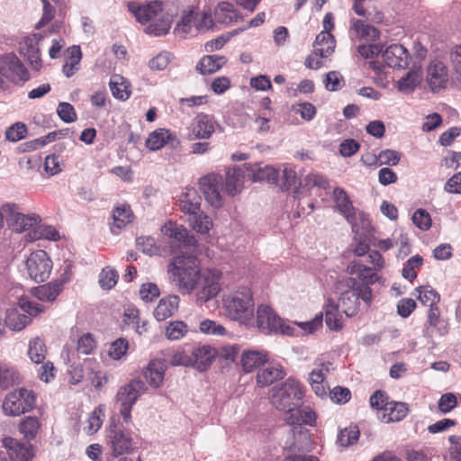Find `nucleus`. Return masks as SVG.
Segmentation results:
<instances>
[{"label": "nucleus", "instance_id": "1", "mask_svg": "<svg viewBox=\"0 0 461 461\" xmlns=\"http://www.w3.org/2000/svg\"><path fill=\"white\" fill-rule=\"evenodd\" d=\"M199 261L194 256L175 257L167 267L168 279L182 294H191L200 285Z\"/></svg>", "mask_w": 461, "mask_h": 461}, {"label": "nucleus", "instance_id": "2", "mask_svg": "<svg viewBox=\"0 0 461 461\" xmlns=\"http://www.w3.org/2000/svg\"><path fill=\"white\" fill-rule=\"evenodd\" d=\"M336 294H339V304L347 317L357 314L360 309V301L367 307L373 302V291L366 285H359L355 277H346L339 280L335 285Z\"/></svg>", "mask_w": 461, "mask_h": 461}, {"label": "nucleus", "instance_id": "3", "mask_svg": "<svg viewBox=\"0 0 461 461\" xmlns=\"http://www.w3.org/2000/svg\"><path fill=\"white\" fill-rule=\"evenodd\" d=\"M223 307L230 320L247 327L255 324L254 302L249 289L242 288L227 295L223 300Z\"/></svg>", "mask_w": 461, "mask_h": 461}, {"label": "nucleus", "instance_id": "4", "mask_svg": "<svg viewBox=\"0 0 461 461\" xmlns=\"http://www.w3.org/2000/svg\"><path fill=\"white\" fill-rule=\"evenodd\" d=\"M254 325L249 328H258L265 334H283L294 336L295 328L286 323L275 311L268 305L260 304L257 309V315L254 318Z\"/></svg>", "mask_w": 461, "mask_h": 461}, {"label": "nucleus", "instance_id": "5", "mask_svg": "<svg viewBox=\"0 0 461 461\" xmlns=\"http://www.w3.org/2000/svg\"><path fill=\"white\" fill-rule=\"evenodd\" d=\"M35 403L36 394L34 392L22 387L5 395L2 409L6 416L16 417L33 410Z\"/></svg>", "mask_w": 461, "mask_h": 461}, {"label": "nucleus", "instance_id": "6", "mask_svg": "<svg viewBox=\"0 0 461 461\" xmlns=\"http://www.w3.org/2000/svg\"><path fill=\"white\" fill-rule=\"evenodd\" d=\"M19 308L9 309L6 312L5 324L14 331L23 330L31 321L32 317L43 312L41 304L22 298L18 303Z\"/></svg>", "mask_w": 461, "mask_h": 461}, {"label": "nucleus", "instance_id": "7", "mask_svg": "<svg viewBox=\"0 0 461 461\" xmlns=\"http://www.w3.org/2000/svg\"><path fill=\"white\" fill-rule=\"evenodd\" d=\"M303 390L298 381L287 379L272 395V403L278 410L301 406Z\"/></svg>", "mask_w": 461, "mask_h": 461}, {"label": "nucleus", "instance_id": "8", "mask_svg": "<svg viewBox=\"0 0 461 461\" xmlns=\"http://www.w3.org/2000/svg\"><path fill=\"white\" fill-rule=\"evenodd\" d=\"M147 387L140 379L132 380L125 384L117 392L116 401L120 404V413L125 422L131 419V411L138 398L145 393Z\"/></svg>", "mask_w": 461, "mask_h": 461}, {"label": "nucleus", "instance_id": "9", "mask_svg": "<svg viewBox=\"0 0 461 461\" xmlns=\"http://www.w3.org/2000/svg\"><path fill=\"white\" fill-rule=\"evenodd\" d=\"M0 76L14 84H23L30 79L28 70L14 53L0 56Z\"/></svg>", "mask_w": 461, "mask_h": 461}, {"label": "nucleus", "instance_id": "10", "mask_svg": "<svg viewBox=\"0 0 461 461\" xmlns=\"http://www.w3.org/2000/svg\"><path fill=\"white\" fill-rule=\"evenodd\" d=\"M200 285L196 291V303L203 304L221 291V272L218 269H207L200 273Z\"/></svg>", "mask_w": 461, "mask_h": 461}, {"label": "nucleus", "instance_id": "11", "mask_svg": "<svg viewBox=\"0 0 461 461\" xmlns=\"http://www.w3.org/2000/svg\"><path fill=\"white\" fill-rule=\"evenodd\" d=\"M29 276L37 283L47 280L52 270V261L46 251L39 249L29 256L26 260Z\"/></svg>", "mask_w": 461, "mask_h": 461}, {"label": "nucleus", "instance_id": "12", "mask_svg": "<svg viewBox=\"0 0 461 461\" xmlns=\"http://www.w3.org/2000/svg\"><path fill=\"white\" fill-rule=\"evenodd\" d=\"M426 82L433 93H438L447 87L449 72L445 62L439 59L431 60L426 69Z\"/></svg>", "mask_w": 461, "mask_h": 461}, {"label": "nucleus", "instance_id": "13", "mask_svg": "<svg viewBox=\"0 0 461 461\" xmlns=\"http://www.w3.org/2000/svg\"><path fill=\"white\" fill-rule=\"evenodd\" d=\"M5 213H6V222L9 228L16 232H23L30 228L38 225L41 219L36 213L24 214L15 212L8 203L3 206Z\"/></svg>", "mask_w": 461, "mask_h": 461}, {"label": "nucleus", "instance_id": "14", "mask_svg": "<svg viewBox=\"0 0 461 461\" xmlns=\"http://www.w3.org/2000/svg\"><path fill=\"white\" fill-rule=\"evenodd\" d=\"M43 36L41 33L26 35L19 43V52L24 56L32 69L39 71L42 67L39 43Z\"/></svg>", "mask_w": 461, "mask_h": 461}, {"label": "nucleus", "instance_id": "15", "mask_svg": "<svg viewBox=\"0 0 461 461\" xmlns=\"http://www.w3.org/2000/svg\"><path fill=\"white\" fill-rule=\"evenodd\" d=\"M200 192L206 202H221L223 199L221 188H223L222 176L218 174H209L200 179Z\"/></svg>", "mask_w": 461, "mask_h": 461}, {"label": "nucleus", "instance_id": "16", "mask_svg": "<svg viewBox=\"0 0 461 461\" xmlns=\"http://www.w3.org/2000/svg\"><path fill=\"white\" fill-rule=\"evenodd\" d=\"M181 210L188 215L187 221L197 232L206 233L212 228V220L201 210L200 203H183Z\"/></svg>", "mask_w": 461, "mask_h": 461}, {"label": "nucleus", "instance_id": "17", "mask_svg": "<svg viewBox=\"0 0 461 461\" xmlns=\"http://www.w3.org/2000/svg\"><path fill=\"white\" fill-rule=\"evenodd\" d=\"M216 124L213 116L203 113L197 114L191 124L189 140L211 138L215 131Z\"/></svg>", "mask_w": 461, "mask_h": 461}, {"label": "nucleus", "instance_id": "18", "mask_svg": "<svg viewBox=\"0 0 461 461\" xmlns=\"http://www.w3.org/2000/svg\"><path fill=\"white\" fill-rule=\"evenodd\" d=\"M167 145L172 149H176L180 145V140L169 130L165 128L153 131L146 140V147L151 151H157Z\"/></svg>", "mask_w": 461, "mask_h": 461}, {"label": "nucleus", "instance_id": "19", "mask_svg": "<svg viewBox=\"0 0 461 461\" xmlns=\"http://www.w3.org/2000/svg\"><path fill=\"white\" fill-rule=\"evenodd\" d=\"M108 445L113 456L130 453L133 448V441L131 435L116 427L110 430Z\"/></svg>", "mask_w": 461, "mask_h": 461}, {"label": "nucleus", "instance_id": "20", "mask_svg": "<svg viewBox=\"0 0 461 461\" xmlns=\"http://www.w3.org/2000/svg\"><path fill=\"white\" fill-rule=\"evenodd\" d=\"M347 272L350 276H356L357 280L359 281V285H366L370 287L380 280V276L371 267L366 266L362 260H352L347 267Z\"/></svg>", "mask_w": 461, "mask_h": 461}, {"label": "nucleus", "instance_id": "21", "mask_svg": "<svg viewBox=\"0 0 461 461\" xmlns=\"http://www.w3.org/2000/svg\"><path fill=\"white\" fill-rule=\"evenodd\" d=\"M244 168L247 171V176L253 182L276 183L278 179V171L270 165L246 163Z\"/></svg>", "mask_w": 461, "mask_h": 461}, {"label": "nucleus", "instance_id": "22", "mask_svg": "<svg viewBox=\"0 0 461 461\" xmlns=\"http://www.w3.org/2000/svg\"><path fill=\"white\" fill-rule=\"evenodd\" d=\"M384 61L388 67L405 68L409 64V53L401 44H392L382 53Z\"/></svg>", "mask_w": 461, "mask_h": 461}, {"label": "nucleus", "instance_id": "23", "mask_svg": "<svg viewBox=\"0 0 461 461\" xmlns=\"http://www.w3.org/2000/svg\"><path fill=\"white\" fill-rule=\"evenodd\" d=\"M129 11L135 16L140 23H146L162 14V3L153 1L145 5H140L136 3L128 4Z\"/></svg>", "mask_w": 461, "mask_h": 461}, {"label": "nucleus", "instance_id": "24", "mask_svg": "<svg viewBox=\"0 0 461 461\" xmlns=\"http://www.w3.org/2000/svg\"><path fill=\"white\" fill-rule=\"evenodd\" d=\"M247 176V171L244 165L241 167H233L228 168L226 172V178L223 188L221 191L229 196H234L240 192L244 179Z\"/></svg>", "mask_w": 461, "mask_h": 461}, {"label": "nucleus", "instance_id": "25", "mask_svg": "<svg viewBox=\"0 0 461 461\" xmlns=\"http://www.w3.org/2000/svg\"><path fill=\"white\" fill-rule=\"evenodd\" d=\"M135 216L128 203H122L116 206L112 212L113 222L110 224L111 231L113 234H119L120 231L131 223Z\"/></svg>", "mask_w": 461, "mask_h": 461}, {"label": "nucleus", "instance_id": "26", "mask_svg": "<svg viewBox=\"0 0 461 461\" xmlns=\"http://www.w3.org/2000/svg\"><path fill=\"white\" fill-rule=\"evenodd\" d=\"M216 357V350L209 345H203L194 348L190 354L192 358L193 367L199 371L206 370L212 364Z\"/></svg>", "mask_w": 461, "mask_h": 461}, {"label": "nucleus", "instance_id": "27", "mask_svg": "<svg viewBox=\"0 0 461 461\" xmlns=\"http://www.w3.org/2000/svg\"><path fill=\"white\" fill-rule=\"evenodd\" d=\"M380 36L379 31L360 20L352 22L349 29V37L353 41H374Z\"/></svg>", "mask_w": 461, "mask_h": 461}, {"label": "nucleus", "instance_id": "28", "mask_svg": "<svg viewBox=\"0 0 461 461\" xmlns=\"http://www.w3.org/2000/svg\"><path fill=\"white\" fill-rule=\"evenodd\" d=\"M167 365L163 359H152L143 372L146 381L150 386L158 388L163 382Z\"/></svg>", "mask_w": 461, "mask_h": 461}, {"label": "nucleus", "instance_id": "29", "mask_svg": "<svg viewBox=\"0 0 461 461\" xmlns=\"http://www.w3.org/2000/svg\"><path fill=\"white\" fill-rule=\"evenodd\" d=\"M180 298L171 294L159 300L154 310V317L158 321H163L175 314L179 307Z\"/></svg>", "mask_w": 461, "mask_h": 461}, {"label": "nucleus", "instance_id": "30", "mask_svg": "<svg viewBox=\"0 0 461 461\" xmlns=\"http://www.w3.org/2000/svg\"><path fill=\"white\" fill-rule=\"evenodd\" d=\"M335 208H337L338 211L343 214L346 220L350 223L353 231H358L359 225L357 219H359L361 221L363 228H367L369 226L370 221L368 216L362 212H357L353 207V203H337Z\"/></svg>", "mask_w": 461, "mask_h": 461}, {"label": "nucleus", "instance_id": "31", "mask_svg": "<svg viewBox=\"0 0 461 461\" xmlns=\"http://www.w3.org/2000/svg\"><path fill=\"white\" fill-rule=\"evenodd\" d=\"M162 234L170 240L172 249H176L180 246L181 243L186 244L188 232L186 229L176 223L168 221L161 227Z\"/></svg>", "mask_w": 461, "mask_h": 461}, {"label": "nucleus", "instance_id": "32", "mask_svg": "<svg viewBox=\"0 0 461 461\" xmlns=\"http://www.w3.org/2000/svg\"><path fill=\"white\" fill-rule=\"evenodd\" d=\"M285 412V420L289 425L294 427L291 429V432L294 436L297 435L301 441L308 442L310 438L307 430H303L302 425V415L300 406H294V408H287V410H282Z\"/></svg>", "mask_w": 461, "mask_h": 461}, {"label": "nucleus", "instance_id": "33", "mask_svg": "<svg viewBox=\"0 0 461 461\" xmlns=\"http://www.w3.org/2000/svg\"><path fill=\"white\" fill-rule=\"evenodd\" d=\"M226 62L227 59L224 56L206 55L198 61L195 69L201 75H212L219 71Z\"/></svg>", "mask_w": 461, "mask_h": 461}, {"label": "nucleus", "instance_id": "34", "mask_svg": "<svg viewBox=\"0 0 461 461\" xmlns=\"http://www.w3.org/2000/svg\"><path fill=\"white\" fill-rule=\"evenodd\" d=\"M285 375V370L280 365L269 364L258 372L257 383L260 387H266L284 378Z\"/></svg>", "mask_w": 461, "mask_h": 461}, {"label": "nucleus", "instance_id": "35", "mask_svg": "<svg viewBox=\"0 0 461 461\" xmlns=\"http://www.w3.org/2000/svg\"><path fill=\"white\" fill-rule=\"evenodd\" d=\"M425 329L427 335L429 337L433 335V329L439 336H445L448 333V325L440 319V311L438 306L429 309Z\"/></svg>", "mask_w": 461, "mask_h": 461}, {"label": "nucleus", "instance_id": "36", "mask_svg": "<svg viewBox=\"0 0 461 461\" xmlns=\"http://www.w3.org/2000/svg\"><path fill=\"white\" fill-rule=\"evenodd\" d=\"M3 445L6 449L13 451L21 461H31L34 456L32 446L29 442L23 443L13 438H5Z\"/></svg>", "mask_w": 461, "mask_h": 461}, {"label": "nucleus", "instance_id": "37", "mask_svg": "<svg viewBox=\"0 0 461 461\" xmlns=\"http://www.w3.org/2000/svg\"><path fill=\"white\" fill-rule=\"evenodd\" d=\"M268 361V354L258 350L243 351L241 366L246 373H250Z\"/></svg>", "mask_w": 461, "mask_h": 461}, {"label": "nucleus", "instance_id": "38", "mask_svg": "<svg viewBox=\"0 0 461 461\" xmlns=\"http://www.w3.org/2000/svg\"><path fill=\"white\" fill-rule=\"evenodd\" d=\"M336 41L330 32H321L313 44L314 54L319 58H326L334 52Z\"/></svg>", "mask_w": 461, "mask_h": 461}, {"label": "nucleus", "instance_id": "39", "mask_svg": "<svg viewBox=\"0 0 461 461\" xmlns=\"http://www.w3.org/2000/svg\"><path fill=\"white\" fill-rule=\"evenodd\" d=\"M63 290V282L54 281L32 290V294L42 302H53Z\"/></svg>", "mask_w": 461, "mask_h": 461}, {"label": "nucleus", "instance_id": "40", "mask_svg": "<svg viewBox=\"0 0 461 461\" xmlns=\"http://www.w3.org/2000/svg\"><path fill=\"white\" fill-rule=\"evenodd\" d=\"M82 52L79 46H72L67 50V57L62 71L67 77H72L80 68Z\"/></svg>", "mask_w": 461, "mask_h": 461}, {"label": "nucleus", "instance_id": "41", "mask_svg": "<svg viewBox=\"0 0 461 461\" xmlns=\"http://www.w3.org/2000/svg\"><path fill=\"white\" fill-rule=\"evenodd\" d=\"M110 89L116 99L127 100L131 95V84L121 75H113L110 79Z\"/></svg>", "mask_w": 461, "mask_h": 461}, {"label": "nucleus", "instance_id": "42", "mask_svg": "<svg viewBox=\"0 0 461 461\" xmlns=\"http://www.w3.org/2000/svg\"><path fill=\"white\" fill-rule=\"evenodd\" d=\"M340 306L331 300H329L325 308V322L330 330H339L343 326L342 313L339 312Z\"/></svg>", "mask_w": 461, "mask_h": 461}, {"label": "nucleus", "instance_id": "43", "mask_svg": "<svg viewBox=\"0 0 461 461\" xmlns=\"http://www.w3.org/2000/svg\"><path fill=\"white\" fill-rule=\"evenodd\" d=\"M422 78L419 68H411L404 77L397 81V88L403 94H411L414 91Z\"/></svg>", "mask_w": 461, "mask_h": 461}, {"label": "nucleus", "instance_id": "44", "mask_svg": "<svg viewBox=\"0 0 461 461\" xmlns=\"http://www.w3.org/2000/svg\"><path fill=\"white\" fill-rule=\"evenodd\" d=\"M449 62L455 74L451 84L456 89H461V44L452 47L448 53Z\"/></svg>", "mask_w": 461, "mask_h": 461}, {"label": "nucleus", "instance_id": "45", "mask_svg": "<svg viewBox=\"0 0 461 461\" xmlns=\"http://www.w3.org/2000/svg\"><path fill=\"white\" fill-rule=\"evenodd\" d=\"M215 19L219 23H231L237 22L240 18L238 12L234 6L227 2L220 3L214 11Z\"/></svg>", "mask_w": 461, "mask_h": 461}, {"label": "nucleus", "instance_id": "46", "mask_svg": "<svg viewBox=\"0 0 461 461\" xmlns=\"http://www.w3.org/2000/svg\"><path fill=\"white\" fill-rule=\"evenodd\" d=\"M190 329L183 321H172L165 329V337L171 341L180 340L185 338Z\"/></svg>", "mask_w": 461, "mask_h": 461}, {"label": "nucleus", "instance_id": "47", "mask_svg": "<svg viewBox=\"0 0 461 461\" xmlns=\"http://www.w3.org/2000/svg\"><path fill=\"white\" fill-rule=\"evenodd\" d=\"M282 188L285 190L298 191L299 185H303L299 182L295 168L291 165L285 164L282 169Z\"/></svg>", "mask_w": 461, "mask_h": 461}, {"label": "nucleus", "instance_id": "48", "mask_svg": "<svg viewBox=\"0 0 461 461\" xmlns=\"http://www.w3.org/2000/svg\"><path fill=\"white\" fill-rule=\"evenodd\" d=\"M41 423L36 417L28 416L23 419L19 423V431L27 440L36 438L40 429Z\"/></svg>", "mask_w": 461, "mask_h": 461}, {"label": "nucleus", "instance_id": "49", "mask_svg": "<svg viewBox=\"0 0 461 461\" xmlns=\"http://www.w3.org/2000/svg\"><path fill=\"white\" fill-rule=\"evenodd\" d=\"M47 353L46 346L40 338L32 339L29 343L28 356L32 362L41 364L45 360Z\"/></svg>", "mask_w": 461, "mask_h": 461}, {"label": "nucleus", "instance_id": "50", "mask_svg": "<svg viewBox=\"0 0 461 461\" xmlns=\"http://www.w3.org/2000/svg\"><path fill=\"white\" fill-rule=\"evenodd\" d=\"M199 15L194 12H189L182 16L181 21L176 24L175 32L182 37H186L194 32V27L196 29V20Z\"/></svg>", "mask_w": 461, "mask_h": 461}, {"label": "nucleus", "instance_id": "51", "mask_svg": "<svg viewBox=\"0 0 461 461\" xmlns=\"http://www.w3.org/2000/svg\"><path fill=\"white\" fill-rule=\"evenodd\" d=\"M171 23V16L162 14L158 23H152L146 28V32L154 36L165 35L168 32Z\"/></svg>", "mask_w": 461, "mask_h": 461}, {"label": "nucleus", "instance_id": "52", "mask_svg": "<svg viewBox=\"0 0 461 461\" xmlns=\"http://www.w3.org/2000/svg\"><path fill=\"white\" fill-rule=\"evenodd\" d=\"M417 291L419 293L418 299L422 304L429 306V308L437 307V304L440 300V296L431 286H420L417 288Z\"/></svg>", "mask_w": 461, "mask_h": 461}, {"label": "nucleus", "instance_id": "53", "mask_svg": "<svg viewBox=\"0 0 461 461\" xmlns=\"http://www.w3.org/2000/svg\"><path fill=\"white\" fill-rule=\"evenodd\" d=\"M20 383L16 370L7 366H0V389L5 390Z\"/></svg>", "mask_w": 461, "mask_h": 461}, {"label": "nucleus", "instance_id": "54", "mask_svg": "<svg viewBox=\"0 0 461 461\" xmlns=\"http://www.w3.org/2000/svg\"><path fill=\"white\" fill-rule=\"evenodd\" d=\"M358 428L357 426H349L339 431L337 443L343 447H347L356 443L358 440Z\"/></svg>", "mask_w": 461, "mask_h": 461}, {"label": "nucleus", "instance_id": "55", "mask_svg": "<svg viewBox=\"0 0 461 461\" xmlns=\"http://www.w3.org/2000/svg\"><path fill=\"white\" fill-rule=\"evenodd\" d=\"M41 2L43 5L42 15L36 24V29L42 28L54 19L56 5L59 3V0L57 2H54L53 0H41Z\"/></svg>", "mask_w": 461, "mask_h": 461}, {"label": "nucleus", "instance_id": "56", "mask_svg": "<svg viewBox=\"0 0 461 461\" xmlns=\"http://www.w3.org/2000/svg\"><path fill=\"white\" fill-rule=\"evenodd\" d=\"M408 406L404 402H391L385 407L384 411H388V421H399L408 413Z\"/></svg>", "mask_w": 461, "mask_h": 461}, {"label": "nucleus", "instance_id": "57", "mask_svg": "<svg viewBox=\"0 0 461 461\" xmlns=\"http://www.w3.org/2000/svg\"><path fill=\"white\" fill-rule=\"evenodd\" d=\"M118 281V273L115 269L105 267L99 276V284L103 289H112Z\"/></svg>", "mask_w": 461, "mask_h": 461}, {"label": "nucleus", "instance_id": "58", "mask_svg": "<svg viewBox=\"0 0 461 461\" xmlns=\"http://www.w3.org/2000/svg\"><path fill=\"white\" fill-rule=\"evenodd\" d=\"M173 59L174 55L172 53L163 51L149 60V67L151 70H164L173 60Z\"/></svg>", "mask_w": 461, "mask_h": 461}, {"label": "nucleus", "instance_id": "59", "mask_svg": "<svg viewBox=\"0 0 461 461\" xmlns=\"http://www.w3.org/2000/svg\"><path fill=\"white\" fill-rule=\"evenodd\" d=\"M303 186L305 187H313L318 186L323 189L329 187V180L322 174L317 172H311L305 176L303 182Z\"/></svg>", "mask_w": 461, "mask_h": 461}, {"label": "nucleus", "instance_id": "60", "mask_svg": "<svg viewBox=\"0 0 461 461\" xmlns=\"http://www.w3.org/2000/svg\"><path fill=\"white\" fill-rule=\"evenodd\" d=\"M200 331L204 334L214 335V336H221L226 332L225 328L212 320H204L200 322L199 325Z\"/></svg>", "mask_w": 461, "mask_h": 461}, {"label": "nucleus", "instance_id": "61", "mask_svg": "<svg viewBox=\"0 0 461 461\" xmlns=\"http://www.w3.org/2000/svg\"><path fill=\"white\" fill-rule=\"evenodd\" d=\"M77 348L78 353L89 355L96 348V342L91 333H86L78 339Z\"/></svg>", "mask_w": 461, "mask_h": 461}, {"label": "nucleus", "instance_id": "62", "mask_svg": "<svg viewBox=\"0 0 461 461\" xmlns=\"http://www.w3.org/2000/svg\"><path fill=\"white\" fill-rule=\"evenodd\" d=\"M128 348V341L120 338L112 343L109 348V356L113 359L119 360L126 354Z\"/></svg>", "mask_w": 461, "mask_h": 461}, {"label": "nucleus", "instance_id": "63", "mask_svg": "<svg viewBox=\"0 0 461 461\" xmlns=\"http://www.w3.org/2000/svg\"><path fill=\"white\" fill-rule=\"evenodd\" d=\"M104 417V411L101 407L95 408L88 418L87 432L90 434L95 433L102 426Z\"/></svg>", "mask_w": 461, "mask_h": 461}, {"label": "nucleus", "instance_id": "64", "mask_svg": "<svg viewBox=\"0 0 461 461\" xmlns=\"http://www.w3.org/2000/svg\"><path fill=\"white\" fill-rule=\"evenodd\" d=\"M57 113L59 118L67 123L73 122L77 119L75 109L69 103H60L58 106Z\"/></svg>", "mask_w": 461, "mask_h": 461}]
</instances>
